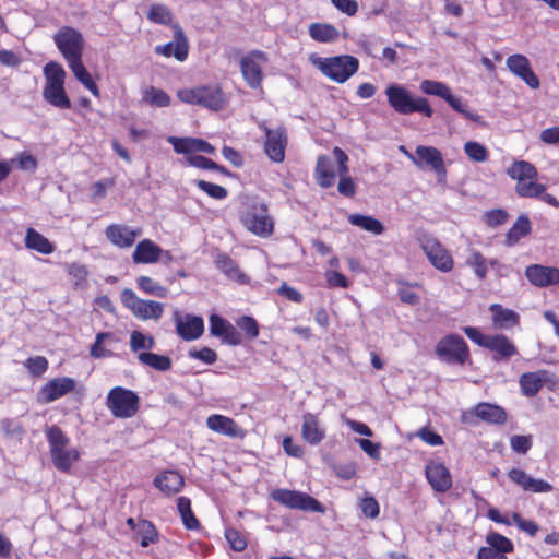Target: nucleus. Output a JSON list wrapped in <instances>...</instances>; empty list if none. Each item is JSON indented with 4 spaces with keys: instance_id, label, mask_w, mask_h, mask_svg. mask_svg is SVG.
<instances>
[{
    "instance_id": "obj_16",
    "label": "nucleus",
    "mask_w": 559,
    "mask_h": 559,
    "mask_svg": "<svg viewBox=\"0 0 559 559\" xmlns=\"http://www.w3.org/2000/svg\"><path fill=\"white\" fill-rule=\"evenodd\" d=\"M174 320L178 335L185 341L197 340L204 332V322L199 316H181L179 311H175Z\"/></svg>"
},
{
    "instance_id": "obj_14",
    "label": "nucleus",
    "mask_w": 559,
    "mask_h": 559,
    "mask_svg": "<svg viewBox=\"0 0 559 559\" xmlns=\"http://www.w3.org/2000/svg\"><path fill=\"white\" fill-rule=\"evenodd\" d=\"M267 62V56L261 50H252L240 59V71L243 80L251 88H258L263 80L262 64Z\"/></svg>"
},
{
    "instance_id": "obj_30",
    "label": "nucleus",
    "mask_w": 559,
    "mask_h": 559,
    "mask_svg": "<svg viewBox=\"0 0 559 559\" xmlns=\"http://www.w3.org/2000/svg\"><path fill=\"white\" fill-rule=\"evenodd\" d=\"M485 348L495 353L496 361L508 360L518 354L515 345L502 334L490 335Z\"/></svg>"
},
{
    "instance_id": "obj_18",
    "label": "nucleus",
    "mask_w": 559,
    "mask_h": 559,
    "mask_svg": "<svg viewBox=\"0 0 559 559\" xmlns=\"http://www.w3.org/2000/svg\"><path fill=\"white\" fill-rule=\"evenodd\" d=\"M206 426L210 430L229 437V438H239L243 439L246 436V430L241 428L233 418L213 414L207 417Z\"/></svg>"
},
{
    "instance_id": "obj_3",
    "label": "nucleus",
    "mask_w": 559,
    "mask_h": 559,
    "mask_svg": "<svg viewBox=\"0 0 559 559\" xmlns=\"http://www.w3.org/2000/svg\"><path fill=\"white\" fill-rule=\"evenodd\" d=\"M46 436L50 448L53 465L60 472H69L80 454L76 449L68 448L69 439L62 430L56 426L46 429Z\"/></svg>"
},
{
    "instance_id": "obj_61",
    "label": "nucleus",
    "mask_w": 559,
    "mask_h": 559,
    "mask_svg": "<svg viewBox=\"0 0 559 559\" xmlns=\"http://www.w3.org/2000/svg\"><path fill=\"white\" fill-rule=\"evenodd\" d=\"M188 356L193 359H199L207 365H212L217 360V354L209 347L202 349H192L188 353Z\"/></svg>"
},
{
    "instance_id": "obj_17",
    "label": "nucleus",
    "mask_w": 559,
    "mask_h": 559,
    "mask_svg": "<svg viewBox=\"0 0 559 559\" xmlns=\"http://www.w3.org/2000/svg\"><path fill=\"white\" fill-rule=\"evenodd\" d=\"M174 41L155 47V52L165 57L174 56L178 61H185L188 57L189 45L187 36L178 24H174Z\"/></svg>"
},
{
    "instance_id": "obj_24",
    "label": "nucleus",
    "mask_w": 559,
    "mask_h": 559,
    "mask_svg": "<svg viewBox=\"0 0 559 559\" xmlns=\"http://www.w3.org/2000/svg\"><path fill=\"white\" fill-rule=\"evenodd\" d=\"M333 155H334L335 160L337 162V170L341 176V179L337 185V191L342 195L350 198L356 192V186H355L354 180L348 176V171H349L348 166H347L348 156L340 147H334Z\"/></svg>"
},
{
    "instance_id": "obj_45",
    "label": "nucleus",
    "mask_w": 559,
    "mask_h": 559,
    "mask_svg": "<svg viewBox=\"0 0 559 559\" xmlns=\"http://www.w3.org/2000/svg\"><path fill=\"white\" fill-rule=\"evenodd\" d=\"M177 509L180 513L183 525L188 530H195L199 527L200 523L191 510L190 499L186 497H179L177 500Z\"/></svg>"
},
{
    "instance_id": "obj_60",
    "label": "nucleus",
    "mask_w": 559,
    "mask_h": 559,
    "mask_svg": "<svg viewBox=\"0 0 559 559\" xmlns=\"http://www.w3.org/2000/svg\"><path fill=\"white\" fill-rule=\"evenodd\" d=\"M510 445L514 452L525 454L532 447V437L521 435L512 436Z\"/></svg>"
},
{
    "instance_id": "obj_7",
    "label": "nucleus",
    "mask_w": 559,
    "mask_h": 559,
    "mask_svg": "<svg viewBox=\"0 0 559 559\" xmlns=\"http://www.w3.org/2000/svg\"><path fill=\"white\" fill-rule=\"evenodd\" d=\"M53 39L68 64L82 59L84 39L79 31L63 26L55 34Z\"/></svg>"
},
{
    "instance_id": "obj_62",
    "label": "nucleus",
    "mask_w": 559,
    "mask_h": 559,
    "mask_svg": "<svg viewBox=\"0 0 559 559\" xmlns=\"http://www.w3.org/2000/svg\"><path fill=\"white\" fill-rule=\"evenodd\" d=\"M11 163H16L17 167L22 170L34 173L37 168V160L34 156L27 153L19 154Z\"/></svg>"
},
{
    "instance_id": "obj_58",
    "label": "nucleus",
    "mask_w": 559,
    "mask_h": 559,
    "mask_svg": "<svg viewBox=\"0 0 559 559\" xmlns=\"http://www.w3.org/2000/svg\"><path fill=\"white\" fill-rule=\"evenodd\" d=\"M237 325L247 334L249 338L258 337L259 325L252 317H241L239 320H237Z\"/></svg>"
},
{
    "instance_id": "obj_2",
    "label": "nucleus",
    "mask_w": 559,
    "mask_h": 559,
    "mask_svg": "<svg viewBox=\"0 0 559 559\" xmlns=\"http://www.w3.org/2000/svg\"><path fill=\"white\" fill-rule=\"evenodd\" d=\"M385 95L390 106L401 115L421 112L427 117H431L433 114L426 98L413 96L411 92L402 85H389L385 90Z\"/></svg>"
},
{
    "instance_id": "obj_27",
    "label": "nucleus",
    "mask_w": 559,
    "mask_h": 559,
    "mask_svg": "<svg viewBox=\"0 0 559 559\" xmlns=\"http://www.w3.org/2000/svg\"><path fill=\"white\" fill-rule=\"evenodd\" d=\"M516 193L522 198H536L546 202L547 204L559 207V201L556 197L546 193V186L536 182V179L525 182H518L515 187Z\"/></svg>"
},
{
    "instance_id": "obj_43",
    "label": "nucleus",
    "mask_w": 559,
    "mask_h": 559,
    "mask_svg": "<svg viewBox=\"0 0 559 559\" xmlns=\"http://www.w3.org/2000/svg\"><path fill=\"white\" fill-rule=\"evenodd\" d=\"M309 34L317 41L328 43L336 39L338 32L332 25L313 23L309 26Z\"/></svg>"
},
{
    "instance_id": "obj_35",
    "label": "nucleus",
    "mask_w": 559,
    "mask_h": 559,
    "mask_svg": "<svg viewBox=\"0 0 559 559\" xmlns=\"http://www.w3.org/2000/svg\"><path fill=\"white\" fill-rule=\"evenodd\" d=\"M25 247L41 254H50L55 251V246L45 236L32 227L26 230Z\"/></svg>"
},
{
    "instance_id": "obj_33",
    "label": "nucleus",
    "mask_w": 559,
    "mask_h": 559,
    "mask_svg": "<svg viewBox=\"0 0 559 559\" xmlns=\"http://www.w3.org/2000/svg\"><path fill=\"white\" fill-rule=\"evenodd\" d=\"M316 179L320 187L329 188L335 181L334 163L330 156L318 157L316 165Z\"/></svg>"
},
{
    "instance_id": "obj_56",
    "label": "nucleus",
    "mask_w": 559,
    "mask_h": 559,
    "mask_svg": "<svg viewBox=\"0 0 559 559\" xmlns=\"http://www.w3.org/2000/svg\"><path fill=\"white\" fill-rule=\"evenodd\" d=\"M168 142L173 144L175 152L178 154L194 153L195 139L169 136Z\"/></svg>"
},
{
    "instance_id": "obj_34",
    "label": "nucleus",
    "mask_w": 559,
    "mask_h": 559,
    "mask_svg": "<svg viewBox=\"0 0 559 559\" xmlns=\"http://www.w3.org/2000/svg\"><path fill=\"white\" fill-rule=\"evenodd\" d=\"M546 371L526 372L520 377L522 393L526 396H534L542 389L546 381Z\"/></svg>"
},
{
    "instance_id": "obj_5",
    "label": "nucleus",
    "mask_w": 559,
    "mask_h": 559,
    "mask_svg": "<svg viewBox=\"0 0 559 559\" xmlns=\"http://www.w3.org/2000/svg\"><path fill=\"white\" fill-rule=\"evenodd\" d=\"M177 96L183 103L200 105L215 111L222 110L226 105L224 94L218 85L182 88L177 92Z\"/></svg>"
},
{
    "instance_id": "obj_28",
    "label": "nucleus",
    "mask_w": 559,
    "mask_h": 559,
    "mask_svg": "<svg viewBox=\"0 0 559 559\" xmlns=\"http://www.w3.org/2000/svg\"><path fill=\"white\" fill-rule=\"evenodd\" d=\"M163 249L150 239L141 240L133 251L132 260L136 264H153L159 261Z\"/></svg>"
},
{
    "instance_id": "obj_44",
    "label": "nucleus",
    "mask_w": 559,
    "mask_h": 559,
    "mask_svg": "<svg viewBox=\"0 0 559 559\" xmlns=\"http://www.w3.org/2000/svg\"><path fill=\"white\" fill-rule=\"evenodd\" d=\"M134 535L136 538H140L142 547H147L157 539V531L152 522L147 520H140L138 522L136 533H134Z\"/></svg>"
},
{
    "instance_id": "obj_9",
    "label": "nucleus",
    "mask_w": 559,
    "mask_h": 559,
    "mask_svg": "<svg viewBox=\"0 0 559 559\" xmlns=\"http://www.w3.org/2000/svg\"><path fill=\"white\" fill-rule=\"evenodd\" d=\"M121 302L141 320H158L164 312L162 302L141 299L130 288L121 292Z\"/></svg>"
},
{
    "instance_id": "obj_64",
    "label": "nucleus",
    "mask_w": 559,
    "mask_h": 559,
    "mask_svg": "<svg viewBox=\"0 0 559 559\" xmlns=\"http://www.w3.org/2000/svg\"><path fill=\"white\" fill-rule=\"evenodd\" d=\"M229 322L217 314H211L210 317V332L214 336H222L229 326Z\"/></svg>"
},
{
    "instance_id": "obj_23",
    "label": "nucleus",
    "mask_w": 559,
    "mask_h": 559,
    "mask_svg": "<svg viewBox=\"0 0 559 559\" xmlns=\"http://www.w3.org/2000/svg\"><path fill=\"white\" fill-rule=\"evenodd\" d=\"M508 69L521 78L530 87L537 88L539 80L532 71L528 59L523 55H512L507 59Z\"/></svg>"
},
{
    "instance_id": "obj_32",
    "label": "nucleus",
    "mask_w": 559,
    "mask_h": 559,
    "mask_svg": "<svg viewBox=\"0 0 559 559\" xmlns=\"http://www.w3.org/2000/svg\"><path fill=\"white\" fill-rule=\"evenodd\" d=\"M183 484V477L174 471L165 472L154 479V485L167 496L179 492Z\"/></svg>"
},
{
    "instance_id": "obj_11",
    "label": "nucleus",
    "mask_w": 559,
    "mask_h": 559,
    "mask_svg": "<svg viewBox=\"0 0 559 559\" xmlns=\"http://www.w3.org/2000/svg\"><path fill=\"white\" fill-rule=\"evenodd\" d=\"M407 157L419 169L432 170L441 178H444L447 175L442 154L433 146L418 145L413 154L407 153Z\"/></svg>"
},
{
    "instance_id": "obj_40",
    "label": "nucleus",
    "mask_w": 559,
    "mask_h": 559,
    "mask_svg": "<svg viewBox=\"0 0 559 559\" xmlns=\"http://www.w3.org/2000/svg\"><path fill=\"white\" fill-rule=\"evenodd\" d=\"M69 67L72 70L74 76L78 79V81H80L93 95H99V90L97 85L94 83L91 74L84 67L82 59L69 63Z\"/></svg>"
},
{
    "instance_id": "obj_41",
    "label": "nucleus",
    "mask_w": 559,
    "mask_h": 559,
    "mask_svg": "<svg viewBox=\"0 0 559 559\" xmlns=\"http://www.w3.org/2000/svg\"><path fill=\"white\" fill-rule=\"evenodd\" d=\"M465 264L474 271L478 280L483 281L487 276V260L479 251L471 249L466 257Z\"/></svg>"
},
{
    "instance_id": "obj_21",
    "label": "nucleus",
    "mask_w": 559,
    "mask_h": 559,
    "mask_svg": "<svg viewBox=\"0 0 559 559\" xmlns=\"http://www.w3.org/2000/svg\"><path fill=\"white\" fill-rule=\"evenodd\" d=\"M425 474L429 485L437 492H445L452 486L451 474L441 463L430 462L426 466Z\"/></svg>"
},
{
    "instance_id": "obj_31",
    "label": "nucleus",
    "mask_w": 559,
    "mask_h": 559,
    "mask_svg": "<svg viewBox=\"0 0 559 559\" xmlns=\"http://www.w3.org/2000/svg\"><path fill=\"white\" fill-rule=\"evenodd\" d=\"M489 310L492 313V323L496 329H511L519 323V314L511 309L503 308L499 304L491 305Z\"/></svg>"
},
{
    "instance_id": "obj_6",
    "label": "nucleus",
    "mask_w": 559,
    "mask_h": 559,
    "mask_svg": "<svg viewBox=\"0 0 559 559\" xmlns=\"http://www.w3.org/2000/svg\"><path fill=\"white\" fill-rule=\"evenodd\" d=\"M139 396L122 386L112 388L107 395L106 406L116 418H131L139 411Z\"/></svg>"
},
{
    "instance_id": "obj_13",
    "label": "nucleus",
    "mask_w": 559,
    "mask_h": 559,
    "mask_svg": "<svg viewBox=\"0 0 559 559\" xmlns=\"http://www.w3.org/2000/svg\"><path fill=\"white\" fill-rule=\"evenodd\" d=\"M420 248L432 266L440 272L448 273L453 269L454 261L451 253L436 238L423 237Z\"/></svg>"
},
{
    "instance_id": "obj_4",
    "label": "nucleus",
    "mask_w": 559,
    "mask_h": 559,
    "mask_svg": "<svg viewBox=\"0 0 559 559\" xmlns=\"http://www.w3.org/2000/svg\"><path fill=\"white\" fill-rule=\"evenodd\" d=\"M311 61L325 76L337 83L346 82L359 68L358 59L348 55L311 58Z\"/></svg>"
},
{
    "instance_id": "obj_26",
    "label": "nucleus",
    "mask_w": 559,
    "mask_h": 559,
    "mask_svg": "<svg viewBox=\"0 0 559 559\" xmlns=\"http://www.w3.org/2000/svg\"><path fill=\"white\" fill-rule=\"evenodd\" d=\"M105 234L108 240L115 246L119 248H129L141 235V229H133L126 225L112 224L106 228Z\"/></svg>"
},
{
    "instance_id": "obj_12",
    "label": "nucleus",
    "mask_w": 559,
    "mask_h": 559,
    "mask_svg": "<svg viewBox=\"0 0 559 559\" xmlns=\"http://www.w3.org/2000/svg\"><path fill=\"white\" fill-rule=\"evenodd\" d=\"M242 222L246 228L257 236L269 237L273 234L274 223L264 203L252 205Z\"/></svg>"
},
{
    "instance_id": "obj_54",
    "label": "nucleus",
    "mask_w": 559,
    "mask_h": 559,
    "mask_svg": "<svg viewBox=\"0 0 559 559\" xmlns=\"http://www.w3.org/2000/svg\"><path fill=\"white\" fill-rule=\"evenodd\" d=\"M24 366L32 376L40 377L48 369V360L44 356H35L26 359Z\"/></svg>"
},
{
    "instance_id": "obj_20",
    "label": "nucleus",
    "mask_w": 559,
    "mask_h": 559,
    "mask_svg": "<svg viewBox=\"0 0 559 559\" xmlns=\"http://www.w3.org/2000/svg\"><path fill=\"white\" fill-rule=\"evenodd\" d=\"M76 382L72 378H55L40 390V400L45 403L53 402L75 389Z\"/></svg>"
},
{
    "instance_id": "obj_38",
    "label": "nucleus",
    "mask_w": 559,
    "mask_h": 559,
    "mask_svg": "<svg viewBox=\"0 0 559 559\" xmlns=\"http://www.w3.org/2000/svg\"><path fill=\"white\" fill-rule=\"evenodd\" d=\"M347 218L352 225L357 226L373 235H381L384 231L383 224L372 216L362 214H349Z\"/></svg>"
},
{
    "instance_id": "obj_48",
    "label": "nucleus",
    "mask_w": 559,
    "mask_h": 559,
    "mask_svg": "<svg viewBox=\"0 0 559 559\" xmlns=\"http://www.w3.org/2000/svg\"><path fill=\"white\" fill-rule=\"evenodd\" d=\"M486 542L490 548L495 549L496 551L502 555L513 551L512 542L506 536L500 535L498 533H489L486 537Z\"/></svg>"
},
{
    "instance_id": "obj_46",
    "label": "nucleus",
    "mask_w": 559,
    "mask_h": 559,
    "mask_svg": "<svg viewBox=\"0 0 559 559\" xmlns=\"http://www.w3.org/2000/svg\"><path fill=\"white\" fill-rule=\"evenodd\" d=\"M138 287L145 294L153 295L159 298L167 296L168 289L162 286L158 282L150 276L142 275L136 280Z\"/></svg>"
},
{
    "instance_id": "obj_50",
    "label": "nucleus",
    "mask_w": 559,
    "mask_h": 559,
    "mask_svg": "<svg viewBox=\"0 0 559 559\" xmlns=\"http://www.w3.org/2000/svg\"><path fill=\"white\" fill-rule=\"evenodd\" d=\"M420 91L427 95H433L441 98H445L449 96L451 92L450 87L442 82L432 81V80H424L420 83Z\"/></svg>"
},
{
    "instance_id": "obj_36",
    "label": "nucleus",
    "mask_w": 559,
    "mask_h": 559,
    "mask_svg": "<svg viewBox=\"0 0 559 559\" xmlns=\"http://www.w3.org/2000/svg\"><path fill=\"white\" fill-rule=\"evenodd\" d=\"M475 415L490 424H502L507 419V414L502 407L489 403H479L475 407Z\"/></svg>"
},
{
    "instance_id": "obj_57",
    "label": "nucleus",
    "mask_w": 559,
    "mask_h": 559,
    "mask_svg": "<svg viewBox=\"0 0 559 559\" xmlns=\"http://www.w3.org/2000/svg\"><path fill=\"white\" fill-rule=\"evenodd\" d=\"M197 186L199 189H201L207 195H210L214 199L222 200L227 197V190L222 186L211 183L205 180H198Z\"/></svg>"
},
{
    "instance_id": "obj_37",
    "label": "nucleus",
    "mask_w": 559,
    "mask_h": 559,
    "mask_svg": "<svg viewBox=\"0 0 559 559\" xmlns=\"http://www.w3.org/2000/svg\"><path fill=\"white\" fill-rule=\"evenodd\" d=\"M507 174L518 182H525L537 178L536 168L528 162H514L507 170Z\"/></svg>"
},
{
    "instance_id": "obj_49",
    "label": "nucleus",
    "mask_w": 559,
    "mask_h": 559,
    "mask_svg": "<svg viewBox=\"0 0 559 559\" xmlns=\"http://www.w3.org/2000/svg\"><path fill=\"white\" fill-rule=\"evenodd\" d=\"M464 152L471 160L476 163H484L489 156L486 146L475 141L466 142L464 144Z\"/></svg>"
},
{
    "instance_id": "obj_15",
    "label": "nucleus",
    "mask_w": 559,
    "mask_h": 559,
    "mask_svg": "<svg viewBox=\"0 0 559 559\" xmlns=\"http://www.w3.org/2000/svg\"><path fill=\"white\" fill-rule=\"evenodd\" d=\"M265 132L264 151L265 154L275 163H281L285 158V148L287 145V135L284 128L270 129L262 127Z\"/></svg>"
},
{
    "instance_id": "obj_42",
    "label": "nucleus",
    "mask_w": 559,
    "mask_h": 559,
    "mask_svg": "<svg viewBox=\"0 0 559 559\" xmlns=\"http://www.w3.org/2000/svg\"><path fill=\"white\" fill-rule=\"evenodd\" d=\"M531 231V222L525 215H520L516 222L507 234V245L516 243L522 237Z\"/></svg>"
},
{
    "instance_id": "obj_52",
    "label": "nucleus",
    "mask_w": 559,
    "mask_h": 559,
    "mask_svg": "<svg viewBox=\"0 0 559 559\" xmlns=\"http://www.w3.org/2000/svg\"><path fill=\"white\" fill-rule=\"evenodd\" d=\"M112 334L109 332H100L96 334L95 342L91 346L90 354L94 358H104L111 355V350H108L104 347L103 343L106 340H111Z\"/></svg>"
},
{
    "instance_id": "obj_1",
    "label": "nucleus",
    "mask_w": 559,
    "mask_h": 559,
    "mask_svg": "<svg viewBox=\"0 0 559 559\" xmlns=\"http://www.w3.org/2000/svg\"><path fill=\"white\" fill-rule=\"evenodd\" d=\"M46 84L43 90L44 99L50 105L68 109L71 107V100L64 90L66 71L57 62H48L44 68Z\"/></svg>"
},
{
    "instance_id": "obj_63",
    "label": "nucleus",
    "mask_w": 559,
    "mask_h": 559,
    "mask_svg": "<svg viewBox=\"0 0 559 559\" xmlns=\"http://www.w3.org/2000/svg\"><path fill=\"white\" fill-rule=\"evenodd\" d=\"M360 509L365 516L374 519L379 515V504L373 497H366L360 501Z\"/></svg>"
},
{
    "instance_id": "obj_22",
    "label": "nucleus",
    "mask_w": 559,
    "mask_h": 559,
    "mask_svg": "<svg viewBox=\"0 0 559 559\" xmlns=\"http://www.w3.org/2000/svg\"><path fill=\"white\" fill-rule=\"evenodd\" d=\"M301 438L310 445H318L325 438V429L319 415L312 413L302 415Z\"/></svg>"
},
{
    "instance_id": "obj_47",
    "label": "nucleus",
    "mask_w": 559,
    "mask_h": 559,
    "mask_svg": "<svg viewBox=\"0 0 559 559\" xmlns=\"http://www.w3.org/2000/svg\"><path fill=\"white\" fill-rule=\"evenodd\" d=\"M147 19L156 24L168 25L173 20V13L166 5L157 3L150 8Z\"/></svg>"
},
{
    "instance_id": "obj_39",
    "label": "nucleus",
    "mask_w": 559,
    "mask_h": 559,
    "mask_svg": "<svg viewBox=\"0 0 559 559\" xmlns=\"http://www.w3.org/2000/svg\"><path fill=\"white\" fill-rule=\"evenodd\" d=\"M138 359L141 364L158 371H167L171 368V359L165 355L154 353H140Z\"/></svg>"
},
{
    "instance_id": "obj_19",
    "label": "nucleus",
    "mask_w": 559,
    "mask_h": 559,
    "mask_svg": "<svg viewBox=\"0 0 559 559\" xmlns=\"http://www.w3.org/2000/svg\"><path fill=\"white\" fill-rule=\"evenodd\" d=\"M525 276L536 287H547L559 283V269L532 264L525 269Z\"/></svg>"
},
{
    "instance_id": "obj_29",
    "label": "nucleus",
    "mask_w": 559,
    "mask_h": 559,
    "mask_svg": "<svg viewBox=\"0 0 559 559\" xmlns=\"http://www.w3.org/2000/svg\"><path fill=\"white\" fill-rule=\"evenodd\" d=\"M215 265L226 277L238 284H248L249 277L240 270L238 263L224 252L215 257Z\"/></svg>"
},
{
    "instance_id": "obj_10",
    "label": "nucleus",
    "mask_w": 559,
    "mask_h": 559,
    "mask_svg": "<svg viewBox=\"0 0 559 559\" xmlns=\"http://www.w3.org/2000/svg\"><path fill=\"white\" fill-rule=\"evenodd\" d=\"M271 497L273 500L290 509L314 511L319 513L325 512V508L321 502L304 492L288 489H276L272 491Z\"/></svg>"
},
{
    "instance_id": "obj_8",
    "label": "nucleus",
    "mask_w": 559,
    "mask_h": 559,
    "mask_svg": "<svg viewBox=\"0 0 559 559\" xmlns=\"http://www.w3.org/2000/svg\"><path fill=\"white\" fill-rule=\"evenodd\" d=\"M436 355L444 362L463 365L468 359L469 352L463 337L450 334L437 343Z\"/></svg>"
},
{
    "instance_id": "obj_55",
    "label": "nucleus",
    "mask_w": 559,
    "mask_h": 559,
    "mask_svg": "<svg viewBox=\"0 0 559 559\" xmlns=\"http://www.w3.org/2000/svg\"><path fill=\"white\" fill-rule=\"evenodd\" d=\"M186 163L190 166L200 168V169H213L218 170L221 173H225L224 167L217 165L213 160L201 156V155H190L186 158Z\"/></svg>"
},
{
    "instance_id": "obj_25",
    "label": "nucleus",
    "mask_w": 559,
    "mask_h": 559,
    "mask_svg": "<svg viewBox=\"0 0 559 559\" xmlns=\"http://www.w3.org/2000/svg\"><path fill=\"white\" fill-rule=\"evenodd\" d=\"M509 478L520 486L523 490L535 492V493H546L552 491V486L543 480L536 479L527 475L524 471L519 468H512L508 473Z\"/></svg>"
},
{
    "instance_id": "obj_51",
    "label": "nucleus",
    "mask_w": 559,
    "mask_h": 559,
    "mask_svg": "<svg viewBox=\"0 0 559 559\" xmlns=\"http://www.w3.org/2000/svg\"><path fill=\"white\" fill-rule=\"evenodd\" d=\"M143 99L158 107H167L170 104V97L163 90L153 86L144 92Z\"/></svg>"
},
{
    "instance_id": "obj_53",
    "label": "nucleus",
    "mask_w": 559,
    "mask_h": 559,
    "mask_svg": "<svg viewBox=\"0 0 559 559\" xmlns=\"http://www.w3.org/2000/svg\"><path fill=\"white\" fill-rule=\"evenodd\" d=\"M155 346V341L152 336H146L139 331H133L130 336V347L132 352L140 349H152Z\"/></svg>"
},
{
    "instance_id": "obj_59",
    "label": "nucleus",
    "mask_w": 559,
    "mask_h": 559,
    "mask_svg": "<svg viewBox=\"0 0 559 559\" xmlns=\"http://www.w3.org/2000/svg\"><path fill=\"white\" fill-rule=\"evenodd\" d=\"M225 537L235 551H242L247 547L246 538L237 530L227 528Z\"/></svg>"
}]
</instances>
